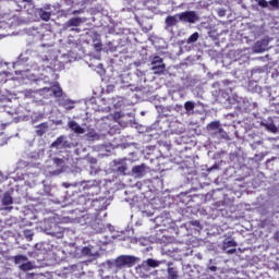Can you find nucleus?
Masks as SVG:
<instances>
[{
	"mask_svg": "<svg viewBox=\"0 0 279 279\" xmlns=\"http://www.w3.org/2000/svg\"><path fill=\"white\" fill-rule=\"evenodd\" d=\"M217 14L220 16V19H222V16H226V9H218Z\"/></svg>",
	"mask_w": 279,
	"mask_h": 279,
	"instance_id": "31",
	"label": "nucleus"
},
{
	"mask_svg": "<svg viewBox=\"0 0 279 279\" xmlns=\"http://www.w3.org/2000/svg\"><path fill=\"white\" fill-rule=\"evenodd\" d=\"M209 270H210V271H217V266H210V267H209Z\"/></svg>",
	"mask_w": 279,
	"mask_h": 279,
	"instance_id": "36",
	"label": "nucleus"
},
{
	"mask_svg": "<svg viewBox=\"0 0 279 279\" xmlns=\"http://www.w3.org/2000/svg\"><path fill=\"white\" fill-rule=\"evenodd\" d=\"M199 40V33L195 32L193 33L186 40L187 45H191L193 43H197Z\"/></svg>",
	"mask_w": 279,
	"mask_h": 279,
	"instance_id": "16",
	"label": "nucleus"
},
{
	"mask_svg": "<svg viewBox=\"0 0 279 279\" xmlns=\"http://www.w3.org/2000/svg\"><path fill=\"white\" fill-rule=\"evenodd\" d=\"M25 4H24V8H27V5L29 7V8H34V3L32 2V1H27V2H24Z\"/></svg>",
	"mask_w": 279,
	"mask_h": 279,
	"instance_id": "34",
	"label": "nucleus"
},
{
	"mask_svg": "<svg viewBox=\"0 0 279 279\" xmlns=\"http://www.w3.org/2000/svg\"><path fill=\"white\" fill-rule=\"evenodd\" d=\"M52 94L54 95V97H62V95H63L62 87H60V85H53Z\"/></svg>",
	"mask_w": 279,
	"mask_h": 279,
	"instance_id": "18",
	"label": "nucleus"
},
{
	"mask_svg": "<svg viewBox=\"0 0 279 279\" xmlns=\"http://www.w3.org/2000/svg\"><path fill=\"white\" fill-rule=\"evenodd\" d=\"M146 169H147V167L145 166V163H142L140 166H134L132 168V173L134 175H136L137 178H143V175H145Z\"/></svg>",
	"mask_w": 279,
	"mask_h": 279,
	"instance_id": "9",
	"label": "nucleus"
},
{
	"mask_svg": "<svg viewBox=\"0 0 279 279\" xmlns=\"http://www.w3.org/2000/svg\"><path fill=\"white\" fill-rule=\"evenodd\" d=\"M13 199H12V196H10V194H5L2 198V205L3 206H10L13 204Z\"/></svg>",
	"mask_w": 279,
	"mask_h": 279,
	"instance_id": "19",
	"label": "nucleus"
},
{
	"mask_svg": "<svg viewBox=\"0 0 279 279\" xmlns=\"http://www.w3.org/2000/svg\"><path fill=\"white\" fill-rule=\"evenodd\" d=\"M168 279H178V271H175V268L168 269Z\"/></svg>",
	"mask_w": 279,
	"mask_h": 279,
	"instance_id": "22",
	"label": "nucleus"
},
{
	"mask_svg": "<svg viewBox=\"0 0 279 279\" xmlns=\"http://www.w3.org/2000/svg\"><path fill=\"white\" fill-rule=\"evenodd\" d=\"M146 265H147V267L156 268V267H158L159 263H158V260H156L154 258H148L146 260Z\"/></svg>",
	"mask_w": 279,
	"mask_h": 279,
	"instance_id": "23",
	"label": "nucleus"
},
{
	"mask_svg": "<svg viewBox=\"0 0 279 279\" xmlns=\"http://www.w3.org/2000/svg\"><path fill=\"white\" fill-rule=\"evenodd\" d=\"M270 10H279V1H268Z\"/></svg>",
	"mask_w": 279,
	"mask_h": 279,
	"instance_id": "26",
	"label": "nucleus"
},
{
	"mask_svg": "<svg viewBox=\"0 0 279 279\" xmlns=\"http://www.w3.org/2000/svg\"><path fill=\"white\" fill-rule=\"evenodd\" d=\"M150 65L154 75H163L165 71H167V64H165V60L160 56H155L150 62Z\"/></svg>",
	"mask_w": 279,
	"mask_h": 279,
	"instance_id": "1",
	"label": "nucleus"
},
{
	"mask_svg": "<svg viewBox=\"0 0 279 279\" xmlns=\"http://www.w3.org/2000/svg\"><path fill=\"white\" fill-rule=\"evenodd\" d=\"M13 260H14L15 265H21V263H27V256H25V255H15L13 257Z\"/></svg>",
	"mask_w": 279,
	"mask_h": 279,
	"instance_id": "15",
	"label": "nucleus"
},
{
	"mask_svg": "<svg viewBox=\"0 0 279 279\" xmlns=\"http://www.w3.org/2000/svg\"><path fill=\"white\" fill-rule=\"evenodd\" d=\"M114 265L118 269H123V267H134V265H136V257L132 255H121L116 259Z\"/></svg>",
	"mask_w": 279,
	"mask_h": 279,
	"instance_id": "2",
	"label": "nucleus"
},
{
	"mask_svg": "<svg viewBox=\"0 0 279 279\" xmlns=\"http://www.w3.org/2000/svg\"><path fill=\"white\" fill-rule=\"evenodd\" d=\"M223 247H236V243L234 240H229L223 243Z\"/></svg>",
	"mask_w": 279,
	"mask_h": 279,
	"instance_id": "27",
	"label": "nucleus"
},
{
	"mask_svg": "<svg viewBox=\"0 0 279 279\" xmlns=\"http://www.w3.org/2000/svg\"><path fill=\"white\" fill-rule=\"evenodd\" d=\"M49 130V123L43 122L38 125H36V135L37 136H45L47 134V131Z\"/></svg>",
	"mask_w": 279,
	"mask_h": 279,
	"instance_id": "10",
	"label": "nucleus"
},
{
	"mask_svg": "<svg viewBox=\"0 0 279 279\" xmlns=\"http://www.w3.org/2000/svg\"><path fill=\"white\" fill-rule=\"evenodd\" d=\"M23 1H32V0H23Z\"/></svg>",
	"mask_w": 279,
	"mask_h": 279,
	"instance_id": "39",
	"label": "nucleus"
},
{
	"mask_svg": "<svg viewBox=\"0 0 279 279\" xmlns=\"http://www.w3.org/2000/svg\"><path fill=\"white\" fill-rule=\"evenodd\" d=\"M74 104L75 102L73 100L65 99L61 102V106L65 108V110H73V108H75Z\"/></svg>",
	"mask_w": 279,
	"mask_h": 279,
	"instance_id": "14",
	"label": "nucleus"
},
{
	"mask_svg": "<svg viewBox=\"0 0 279 279\" xmlns=\"http://www.w3.org/2000/svg\"><path fill=\"white\" fill-rule=\"evenodd\" d=\"M39 10H45L46 12H51V4H45L44 8H40Z\"/></svg>",
	"mask_w": 279,
	"mask_h": 279,
	"instance_id": "33",
	"label": "nucleus"
},
{
	"mask_svg": "<svg viewBox=\"0 0 279 279\" xmlns=\"http://www.w3.org/2000/svg\"><path fill=\"white\" fill-rule=\"evenodd\" d=\"M270 1H278V0H270Z\"/></svg>",
	"mask_w": 279,
	"mask_h": 279,
	"instance_id": "40",
	"label": "nucleus"
},
{
	"mask_svg": "<svg viewBox=\"0 0 279 279\" xmlns=\"http://www.w3.org/2000/svg\"><path fill=\"white\" fill-rule=\"evenodd\" d=\"M104 45L101 44V41H98L94 45V49H96V51H101Z\"/></svg>",
	"mask_w": 279,
	"mask_h": 279,
	"instance_id": "29",
	"label": "nucleus"
},
{
	"mask_svg": "<svg viewBox=\"0 0 279 279\" xmlns=\"http://www.w3.org/2000/svg\"><path fill=\"white\" fill-rule=\"evenodd\" d=\"M84 23L82 17H71L68 22H65L64 27L65 29H70V32H76L80 34V25Z\"/></svg>",
	"mask_w": 279,
	"mask_h": 279,
	"instance_id": "5",
	"label": "nucleus"
},
{
	"mask_svg": "<svg viewBox=\"0 0 279 279\" xmlns=\"http://www.w3.org/2000/svg\"><path fill=\"white\" fill-rule=\"evenodd\" d=\"M63 186H65L66 189H69V184H66V183H63Z\"/></svg>",
	"mask_w": 279,
	"mask_h": 279,
	"instance_id": "37",
	"label": "nucleus"
},
{
	"mask_svg": "<svg viewBox=\"0 0 279 279\" xmlns=\"http://www.w3.org/2000/svg\"><path fill=\"white\" fill-rule=\"evenodd\" d=\"M51 147L56 149H71L72 145L66 141V136L60 135L54 142L51 143Z\"/></svg>",
	"mask_w": 279,
	"mask_h": 279,
	"instance_id": "6",
	"label": "nucleus"
},
{
	"mask_svg": "<svg viewBox=\"0 0 279 279\" xmlns=\"http://www.w3.org/2000/svg\"><path fill=\"white\" fill-rule=\"evenodd\" d=\"M125 171H128V166L120 165L117 167V172L120 173L121 175H125Z\"/></svg>",
	"mask_w": 279,
	"mask_h": 279,
	"instance_id": "25",
	"label": "nucleus"
},
{
	"mask_svg": "<svg viewBox=\"0 0 279 279\" xmlns=\"http://www.w3.org/2000/svg\"><path fill=\"white\" fill-rule=\"evenodd\" d=\"M83 191L86 195L95 197L99 193V185L95 181H86L82 183Z\"/></svg>",
	"mask_w": 279,
	"mask_h": 279,
	"instance_id": "4",
	"label": "nucleus"
},
{
	"mask_svg": "<svg viewBox=\"0 0 279 279\" xmlns=\"http://www.w3.org/2000/svg\"><path fill=\"white\" fill-rule=\"evenodd\" d=\"M255 1H265V0H255Z\"/></svg>",
	"mask_w": 279,
	"mask_h": 279,
	"instance_id": "38",
	"label": "nucleus"
},
{
	"mask_svg": "<svg viewBox=\"0 0 279 279\" xmlns=\"http://www.w3.org/2000/svg\"><path fill=\"white\" fill-rule=\"evenodd\" d=\"M68 128H70V130L74 132V134H84L86 132V130L74 120L68 122Z\"/></svg>",
	"mask_w": 279,
	"mask_h": 279,
	"instance_id": "8",
	"label": "nucleus"
},
{
	"mask_svg": "<svg viewBox=\"0 0 279 279\" xmlns=\"http://www.w3.org/2000/svg\"><path fill=\"white\" fill-rule=\"evenodd\" d=\"M178 19L181 23L195 24L199 21V15L195 11H184L179 13Z\"/></svg>",
	"mask_w": 279,
	"mask_h": 279,
	"instance_id": "3",
	"label": "nucleus"
},
{
	"mask_svg": "<svg viewBox=\"0 0 279 279\" xmlns=\"http://www.w3.org/2000/svg\"><path fill=\"white\" fill-rule=\"evenodd\" d=\"M37 14L41 21H50L51 20V11H45V9H37Z\"/></svg>",
	"mask_w": 279,
	"mask_h": 279,
	"instance_id": "12",
	"label": "nucleus"
},
{
	"mask_svg": "<svg viewBox=\"0 0 279 279\" xmlns=\"http://www.w3.org/2000/svg\"><path fill=\"white\" fill-rule=\"evenodd\" d=\"M20 269L22 271H32V269H34V265L32 264V262H26L20 266Z\"/></svg>",
	"mask_w": 279,
	"mask_h": 279,
	"instance_id": "17",
	"label": "nucleus"
},
{
	"mask_svg": "<svg viewBox=\"0 0 279 279\" xmlns=\"http://www.w3.org/2000/svg\"><path fill=\"white\" fill-rule=\"evenodd\" d=\"M24 236L27 239V241H32V236H34V234L32 231H25Z\"/></svg>",
	"mask_w": 279,
	"mask_h": 279,
	"instance_id": "30",
	"label": "nucleus"
},
{
	"mask_svg": "<svg viewBox=\"0 0 279 279\" xmlns=\"http://www.w3.org/2000/svg\"><path fill=\"white\" fill-rule=\"evenodd\" d=\"M184 109L186 110V112H191V111L195 110V102L186 101L184 104Z\"/></svg>",
	"mask_w": 279,
	"mask_h": 279,
	"instance_id": "20",
	"label": "nucleus"
},
{
	"mask_svg": "<svg viewBox=\"0 0 279 279\" xmlns=\"http://www.w3.org/2000/svg\"><path fill=\"white\" fill-rule=\"evenodd\" d=\"M166 27H175L178 25V14L177 15H168L165 20Z\"/></svg>",
	"mask_w": 279,
	"mask_h": 279,
	"instance_id": "11",
	"label": "nucleus"
},
{
	"mask_svg": "<svg viewBox=\"0 0 279 279\" xmlns=\"http://www.w3.org/2000/svg\"><path fill=\"white\" fill-rule=\"evenodd\" d=\"M234 252H236V248H231V250L227 251V254H234Z\"/></svg>",
	"mask_w": 279,
	"mask_h": 279,
	"instance_id": "35",
	"label": "nucleus"
},
{
	"mask_svg": "<svg viewBox=\"0 0 279 279\" xmlns=\"http://www.w3.org/2000/svg\"><path fill=\"white\" fill-rule=\"evenodd\" d=\"M258 5H260V8H269V2L268 1H258Z\"/></svg>",
	"mask_w": 279,
	"mask_h": 279,
	"instance_id": "32",
	"label": "nucleus"
},
{
	"mask_svg": "<svg viewBox=\"0 0 279 279\" xmlns=\"http://www.w3.org/2000/svg\"><path fill=\"white\" fill-rule=\"evenodd\" d=\"M84 10H86V7H83V8L78 9V10H73L72 14L74 16L77 15V14H84Z\"/></svg>",
	"mask_w": 279,
	"mask_h": 279,
	"instance_id": "28",
	"label": "nucleus"
},
{
	"mask_svg": "<svg viewBox=\"0 0 279 279\" xmlns=\"http://www.w3.org/2000/svg\"><path fill=\"white\" fill-rule=\"evenodd\" d=\"M265 128L269 132H272V134H276V132H278V126H276V124H274V123H267V124H265Z\"/></svg>",
	"mask_w": 279,
	"mask_h": 279,
	"instance_id": "21",
	"label": "nucleus"
},
{
	"mask_svg": "<svg viewBox=\"0 0 279 279\" xmlns=\"http://www.w3.org/2000/svg\"><path fill=\"white\" fill-rule=\"evenodd\" d=\"M208 130L218 131V134H221L223 132V129H221V124L217 121H214L208 124Z\"/></svg>",
	"mask_w": 279,
	"mask_h": 279,
	"instance_id": "13",
	"label": "nucleus"
},
{
	"mask_svg": "<svg viewBox=\"0 0 279 279\" xmlns=\"http://www.w3.org/2000/svg\"><path fill=\"white\" fill-rule=\"evenodd\" d=\"M267 49H269L268 39H260L253 46V51H255V53H263L264 51H267Z\"/></svg>",
	"mask_w": 279,
	"mask_h": 279,
	"instance_id": "7",
	"label": "nucleus"
},
{
	"mask_svg": "<svg viewBox=\"0 0 279 279\" xmlns=\"http://www.w3.org/2000/svg\"><path fill=\"white\" fill-rule=\"evenodd\" d=\"M81 254L83 256H93V250L88 246L82 248Z\"/></svg>",
	"mask_w": 279,
	"mask_h": 279,
	"instance_id": "24",
	"label": "nucleus"
}]
</instances>
